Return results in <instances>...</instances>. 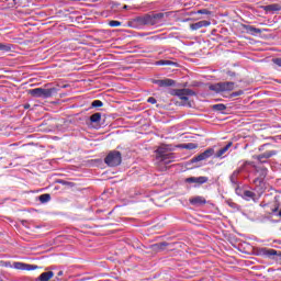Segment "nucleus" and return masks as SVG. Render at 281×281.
<instances>
[{"mask_svg": "<svg viewBox=\"0 0 281 281\" xmlns=\"http://www.w3.org/2000/svg\"><path fill=\"white\" fill-rule=\"evenodd\" d=\"M254 191L249 190H243L241 188L237 187L235 188V193L237 196H241L245 201H254L255 203L258 202L260 196H262V188H258V186L255 187Z\"/></svg>", "mask_w": 281, "mask_h": 281, "instance_id": "f257e3e1", "label": "nucleus"}, {"mask_svg": "<svg viewBox=\"0 0 281 281\" xmlns=\"http://www.w3.org/2000/svg\"><path fill=\"white\" fill-rule=\"evenodd\" d=\"M164 19V13H157L154 15H144V16H138L134 19V24L136 27H144V25H157L159 21Z\"/></svg>", "mask_w": 281, "mask_h": 281, "instance_id": "f03ea898", "label": "nucleus"}, {"mask_svg": "<svg viewBox=\"0 0 281 281\" xmlns=\"http://www.w3.org/2000/svg\"><path fill=\"white\" fill-rule=\"evenodd\" d=\"M157 159L161 164L168 165L175 161V154L168 151V146H160L156 150Z\"/></svg>", "mask_w": 281, "mask_h": 281, "instance_id": "7ed1b4c3", "label": "nucleus"}, {"mask_svg": "<svg viewBox=\"0 0 281 281\" xmlns=\"http://www.w3.org/2000/svg\"><path fill=\"white\" fill-rule=\"evenodd\" d=\"M234 87H236V83L233 81H225L211 85L210 90L215 91V93H225L227 91H234Z\"/></svg>", "mask_w": 281, "mask_h": 281, "instance_id": "20e7f679", "label": "nucleus"}, {"mask_svg": "<svg viewBox=\"0 0 281 281\" xmlns=\"http://www.w3.org/2000/svg\"><path fill=\"white\" fill-rule=\"evenodd\" d=\"M104 161L106 166H110V168H115V166H120V164H122V154L117 150L110 151Z\"/></svg>", "mask_w": 281, "mask_h": 281, "instance_id": "39448f33", "label": "nucleus"}, {"mask_svg": "<svg viewBox=\"0 0 281 281\" xmlns=\"http://www.w3.org/2000/svg\"><path fill=\"white\" fill-rule=\"evenodd\" d=\"M54 88L45 89V88H35L30 90V93L33 95V98H52L54 93Z\"/></svg>", "mask_w": 281, "mask_h": 281, "instance_id": "423d86ee", "label": "nucleus"}, {"mask_svg": "<svg viewBox=\"0 0 281 281\" xmlns=\"http://www.w3.org/2000/svg\"><path fill=\"white\" fill-rule=\"evenodd\" d=\"M267 168L265 167H257L256 168V175L258 176L255 180H254V184L255 186H262V181H265V177H267Z\"/></svg>", "mask_w": 281, "mask_h": 281, "instance_id": "0eeeda50", "label": "nucleus"}, {"mask_svg": "<svg viewBox=\"0 0 281 281\" xmlns=\"http://www.w3.org/2000/svg\"><path fill=\"white\" fill-rule=\"evenodd\" d=\"M214 155V148H207L202 154L195 156L192 158L193 164H196V161H205V159H210Z\"/></svg>", "mask_w": 281, "mask_h": 281, "instance_id": "6e6552de", "label": "nucleus"}, {"mask_svg": "<svg viewBox=\"0 0 281 281\" xmlns=\"http://www.w3.org/2000/svg\"><path fill=\"white\" fill-rule=\"evenodd\" d=\"M13 269L20 271H35V269H38V266L16 261L13 263Z\"/></svg>", "mask_w": 281, "mask_h": 281, "instance_id": "1a4fd4ad", "label": "nucleus"}, {"mask_svg": "<svg viewBox=\"0 0 281 281\" xmlns=\"http://www.w3.org/2000/svg\"><path fill=\"white\" fill-rule=\"evenodd\" d=\"M176 95L180 98V100L188 101L190 95H194V91L190 89H180L176 91Z\"/></svg>", "mask_w": 281, "mask_h": 281, "instance_id": "9d476101", "label": "nucleus"}, {"mask_svg": "<svg viewBox=\"0 0 281 281\" xmlns=\"http://www.w3.org/2000/svg\"><path fill=\"white\" fill-rule=\"evenodd\" d=\"M187 183H196L198 186H203V183H207V177H190L186 179Z\"/></svg>", "mask_w": 281, "mask_h": 281, "instance_id": "9b49d317", "label": "nucleus"}, {"mask_svg": "<svg viewBox=\"0 0 281 281\" xmlns=\"http://www.w3.org/2000/svg\"><path fill=\"white\" fill-rule=\"evenodd\" d=\"M209 25H212L211 21L202 20V21L191 24L190 29L195 31V30H201V27H209Z\"/></svg>", "mask_w": 281, "mask_h": 281, "instance_id": "f8f14e48", "label": "nucleus"}, {"mask_svg": "<svg viewBox=\"0 0 281 281\" xmlns=\"http://www.w3.org/2000/svg\"><path fill=\"white\" fill-rule=\"evenodd\" d=\"M154 85H157L158 87H172V86H175V80H172V79H158V80H154Z\"/></svg>", "mask_w": 281, "mask_h": 281, "instance_id": "ddd939ff", "label": "nucleus"}, {"mask_svg": "<svg viewBox=\"0 0 281 281\" xmlns=\"http://www.w3.org/2000/svg\"><path fill=\"white\" fill-rule=\"evenodd\" d=\"M243 27L247 34H251L252 36H256L257 34H262V31L260 29H256L251 25L245 24L243 25Z\"/></svg>", "mask_w": 281, "mask_h": 281, "instance_id": "4468645a", "label": "nucleus"}, {"mask_svg": "<svg viewBox=\"0 0 281 281\" xmlns=\"http://www.w3.org/2000/svg\"><path fill=\"white\" fill-rule=\"evenodd\" d=\"M276 150H270V151H266L259 156L256 157V159H258V161H260L261 164H265V159H270V157H273V155H276Z\"/></svg>", "mask_w": 281, "mask_h": 281, "instance_id": "2eb2a0df", "label": "nucleus"}, {"mask_svg": "<svg viewBox=\"0 0 281 281\" xmlns=\"http://www.w3.org/2000/svg\"><path fill=\"white\" fill-rule=\"evenodd\" d=\"M262 10H265V12L269 13V12H280L281 10V5L278 3H273V4H268L262 7Z\"/></svg>", "mask_w": 281, "mask_h": 281, "instance_id": "dca6fc26", "label": "nucleus"}, {"mask_svg": "<svg viewBox=\"0 0 281 281\" xmlns=\"http://www.w3.org/2000/svg\"><path fill=\"white\" fill-rule=\"evenodd\" d=\"M240 172H243V167L236 169V170L231 175L229 179H231V183H232L233 186H238V176L240 175Z\"/></svg>", "mask_w": 281, "mask_h": 281, "instance_id": "f3484780", "label": "nucleus"}, {"mask_svg": "<svg viewBox=\"0 0 281 281\" xmlns=\"http://www.w3.org/2000/svg\"><path fill=\"white\" fill-rule=\"evenodd\" d=\"M52 278H54V271H46L40 274L36 281H49Z\"/></svg>", "mask_w": 281, "mask_h": 281, "instance_id": "a211bd4d", "label": "nucleus"}, {"mask_svg": "<svg viewBox=\"0 0 281 281\" xmlns=\"http://www.w3.org/2000/svg\"><path fill=\"white\" fill-rule=\"evenodd\" d=\"M191 205H205L207 201L203 196H195L190 200Z\"/></svg>", "mask_w": 281, "mask_h": 281, "instance_id": "6ab92c4d", "label": "nucleus"}, {"mask_svg": "<svg viewBox=\"0 0 281 281\" xmlns=\"http://www.w3.org/2000/svg\"><path fill=\"white\" fill-rule=\"evenodd\" d=\"M229 148H232V143H228L227 145H225L223 148H221L216 154H215V158L216 159H221V157H223L225 155V153H227V150H229Z\"/></svg>", "mask_w": 281, "mask_h": 281, "instance_id": "aec40b11", "label": "nucleus"}, {"mask_svg": "<svg viewBox=\"0 0 281 281\" xmlns=\"http://www.w3.org/2000/svg\"><path fill=\"white\" fill-rule=\"evenodd\" d=\"M0 52H4V53L12 52V44L0 43Z\"/></svg>", "mask_w": 281, "mask_h": 281, "instance_id": "412c9836", "label": "nucleus"}, {"mask_svg": "<svg viewBox=\"0 0 281 281\" xmlns=\"http://www.w3.org/2000/svg\"><path fill=\"white\" fill-rule=\"evenodd\" d=\"M100 120H102V114L101 113H94L90 116V122L97 124L98 122H100Z\"/></svg>", "mask_w": 281, "mask_h": 281, "instance_id": "4be33fe9", "label": "nucleus"}, {"mask_svg": "<svg viewBox=\"0 0 281 281\" xmlns=\"http://www.w3.org/2000/svg\"><path fill=\"white\" fill-rule=\"evenodd\" d=\"M41 203H49L52 201V195L49 193H45L40 195Z\"/></svg>", "mask_w": 281, "mask_h": 281, "instance_id": "5701e85b", "label": "nucleus"}, {"mask_svg": "<svg viewBox=\"0 0 281 281\" xmlns=\"http://www.w3.org/2000/svg\"><path fill=\"white\" fill-rule=\"evenodd\" d=\"M183 148H186L187 150H194L195 148H199V145L194 143H188L183 145Z\"/></svg>", "mask_w": 281, "mask_h": 281, "instance_id": "b1692460", "label": "nucleus"}, {"mask_svg": "<svg viewBox=\"0 0 281 281\" xmlns=\"http://www.w3.org/2000/svg\"><path fill=\"white\" fill-rule=\"evenodd\" d=\"M263 254H265V256H268L269 258H271V256H278V250H276V249H266Z\"/></svg>", "mask_w": 281, "mask_h": 281, "instance_id": "393cba45", "label": "nucleus"}, {"mask_svg": "<svg viewBox=\"0 0 281 281\" xmlns=\"http://www.w3.org/2000/svg\"><path fill=\"white\" fill-rule=\"evenodd\" d=\"M213 109H215V111H225V109H227V106H225V104L223 103H218L213 105Z\"/></svg>", "mask_w": 281, "mask_h": 281, "instance_id": "a878e982", "label": "nucleus"}, {"mask_svg": "<svg viewBox=\"0 0 281 281\" xmlns=\"http://www.w3.org/2000/svg\"><path fill=\"white\" fill-rule=\"evenodd\" d=\"M110 27H120L122 25V22L112 20L109 22Z\"/></svg>", "mask_w": 281, "mask_h": 281, "instance_id": "bb28decb", "label": "nucleus"}, {"mask_svg": "<svg viewBox=\"0 0 281 281\" xmlns=\"http://www.w3.org/2000/svg\"><path fill=\"white\" fill-rule=\"evenodd\" d=\"M91 106H93L94 109H98L100 106H104V103H102V101H100V100H94L92 102Z\"/></svg>", "mask_w": 281, "mask_h": 281, "instance_id": "cd10ccee", "label": "nucleus"}, {"mask_svg": "<svg viewBox=\"0 0 281 281\" xmlns=\"http://www.w3.org/2000/svg\"><path fill=\"white\" fill-rule=\"evenodd\" d=\"M243 93H245V91L238 90V91H236V92H233V93L231 94V98H238V95H243Z\"/></svg>", "mask_w": 281, "mask_h": 281, "instance_id": "c85d7f7f", "label": "nucleus"}, {"mask_svg": "<svg viewBox=\"0 0 281 281\" xmlns=\"http://www.w3.org/2000/svg\"><path fill=\"white\" fill-rule=\"evenodd\" d=\"M147 102H149V104H157V99H155L154 97H150L147 99Z\"/></svg>", "mask_w": 281, "mask_h": 281, "instance_id": "c756f323", "label": "nucleus"}, {"mask_svg": "<svg viewBox=\"0 0 281 281\" xmlns=\"http://www.w3.org/2000/svg\"><path fill=\"white\" fill-rule=\"evenodd\" d=\"M272 63H274V65H277L278 67H281V58H274L272 59Z\"/></svg>", "mask_w": 281, "mask_h": 281, "instance_id": "7c9ffc66", "label": "nucleus"}, {"mask_svg": "<svg viewBox=\"0 0 281 281\" xmlns=\"http://www.w3.org/2000/svg\"><path fill=\"white\" fill-rule=\"evenodd\" d=\"M158 65H172V61H170V60H160V61H158Z\"/></svg>", "mask_w": 281, "mask_h": 281, "instance_id": "2f4dec72", "label": "nucleus"}, {"mask_svg": "<svg viewBox=\"0 0 281 281\" xmlns=\"http://www.w3.org/2000/svg\"><path fill=\"white\" fill-rule=\"evenodd\" d=\"M198 14H210V11H207V9H202L198 11Z\"/></svg>", "mask_w": 281, "mask_h": 281, "instance_id": "473e14b6", "label": "nucleus"}, {"mask_svg": "<svg viewBox=\"0 0 281 281\" xmlns=\"http://www.w3.org/2000/svg\"><path fill=\"white\" fill-rule=\"evenodd\" d=\"M251 162H249V161H246L245 164H244V166H247V165H250Z\"/></svg>", "mask_w": 281, "mask_h": 281, "instance_id": "72a5a7b5", "label": "nucleus"}, {"mask_svg": "<svg viewBox=\"0 0 281 281\" xmlns=\"http://www.w3.org/2000/svg\"><path fill=\"white\" fill-rule=\"evenodd\" d=\"M57 276H63V271H59V272L57 273Z\"/></svg>", "mask_w": 281, "mask_h": 281, "instance_id": "f704fd0d", "label": "nucleus"}, {"mask_svg": "<svg viewBox=\"0 0 281 281\" xmlns=\"http://www.w3.org/2000/svg\"><path fill=\"white\" fill-rule=\"evenodd\" d=\"M278 211V207H276L274 210H272V212H277Z\"/></svg>", "mask_w": 281, "mask_h": 281, "instance_id": "c9c22d12", "label": "nucleus"}, {"mask_svg": "<svg viewBox=\"0 0 281 281\" xmlns=\"http://www.w3.org/2000/svg\"><path fill=\"white\" fill-rule=\"evenodd\" d=\"M124 8L126 9L127 7L125 5Z\"/></svg>", "mask_w": 281, "mask_h": 281, "instance_id": "e433bc0d", "label": "nucleus"}]
</instances>
